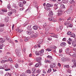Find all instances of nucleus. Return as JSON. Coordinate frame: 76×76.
Returning a JSON list of instances; mask_svg holds the SVG:
<instances>
[{"instance_id":"29","label":"nucleus","mask_w":76,"mask_h":76,"mask_svg":"<svg viewBox=\"0 0 76 76\" xmlns=\"http://www.w3.org/2000/svg\"><path fill=\"white\" fill-rule=\"evenodd\" d=\"M75 36H76V35H75V34L74 33H71L70 35V37H73V38H75Z\"/></svg>"},{"instance_id":"11","label":"nucleus","mask_w":76,"mask_h":76,"mask_svg":"<svg viewBox=\"0 0 76 76\" xmlns=\"http://www.w3.org/2000/svg\"><path fill=\"white\" fill-rule=\"evenodd\" d=\"M0 43H3L6 41L5 39H3V38H0Z\"/></svg>"},{"instance_id":"64","label":"nucleus","mask_w":76,"mask_h":76,"mask_svg":"<svg viewBox=\"0 0 76 76\" xmlns=\"http://www.w3.org/2000/svg\"><path fill=\"white\" fill-rule=\"evenodd\" d=\"M20 76H25V75L23 73L21 75H20Z\"/></svg>"},{"instance_id":"19","label":"nucleus","mask_w":76,"mask_h":76,"mask_svg":"<svg viewBox=\"0 0 76 76\" xmlns=\"http://www.w3.org/2000/svg\"><path fill=\"white\" fill-rule=\"evenodd\" d=\"M3 46H4V44L3 43H0V49H3Z\"/></svg>"},{"instance_id":"52","label":"nucleus","mask_w":76,"mask_h":76,"mask_svg":"<svg viewBox=\"0 0 76 76\" xmlns=\"http://www.w3.org/2000/svg\"><path fill=\"white\" fill-rule=\"evenodd\" d=\"M3 31V28H0V32H1Z\"/></svg>"},{"instance_id":"23","label":"nucleus","mask_w":76,"mask_h":76,"mask_svg":"<svg viewBox=\"0 0 76 76\" xmlns=\"http://www.w3.org/2000/svg\"><path fill=\"white\" fill-rule=\"evenodd\" d=\"M69 23H70V22H69L67 21H66L65 22H64V25L65 26H67V25H69Z\"/></svg>"},{"instance_id":"49","label":"nucleus","mask_w":76,"mask_h":76,"mask_svg":"<svg viewBox=\"0 0 76 76\" xmlns=\"http://www.w3.org/2000/svg\"><path fill=\"white\" fill-rule=\"evenodd\" d=\"M37 73H40L41 72V70L39 69H37L36 70Z\"/></svg>"},{"instance_id":"43","label":"nucleus","mask_w":76,"mask_h":76,"mask_svg":"<svg viewBox=\"0 0 76 76\" xmlns=\"http://www.w3.org/2000/svg\"><path fill=\"white\" fill-rule=\"evenodd\" d=\"M60 7L62 9H64V8H65V6H64L63 4L61 5Z\"/></svg>"},{"instance_id":"50","label":"nucleus","mask_w":76,"mask_h":76,"mask_svg":"<svg viewBox=\"0 0 76 76\" xmlns=\"http://www.w3.org/2000/svg\"><path fill=\"white\" fill-rule=\"evenodd\" d=\"M2 12H7V10L6 9H2Z\"/></svg>"},{"instance_id":"32","label":"nucleus","mask_w":76,"mask_h":76,"mask_svg":"<svg viewBox=\"0 0 76 76\" xmlns=\"http://www.w3.org/2000/svg\"><path fill=\"white\" fill-rule=\"evenodd\" d=\"M63 10L61 9H59L58 11V13H63Z\"/></svg>"},{"instance_id":"59","label":"nucleus","mask_w":76,"mask_h":76,"mask_svg":"<svg viewBox=\"0 0 76 76\" xmlns=\"http://www.w3.org/2000/svg\"><path fill=\"white\" fill-rule=\"evenodd\" d=\"M7 58H8V56H6L5 57H4V59H7Z\"/></svg>"},{"instance_id":"53","label":"nucleus","mask_w":76,"mask_h":76,"mask_svg":"<svg viewBox=\"0 0 76 76\" xmlns=\"http://www.w3.org/2000/svg\"><path fill=\"white\" fill-rule=\"evenodd\" d=\"M58 16H61V15H62V13L58 12Z\"/></svg>"},{"instance_id":"63","label":"nucleus","mask_w":76,"mask_h":76,"mask_svg":"<svg viewBox=\"0 0 76 76\" xmlns=\"http://www.w3.org/2000/svg\"><path fill=\"white\" fill-rule=\"evenodd\" d=\"M57 47L55 46H53V49H56L57 48Z\"/></svg>"},{"instance_id":"7","label":"nucleus","mask_w":76,"mask_h":76,"mask_svg":"<svg viewBox=\"0 0 76 76\" xmlns=\"http://www.w3.org/2000/svg\"><path fill=\"white\" fill-rule=\"evenodd\" d=\"M56 63H53L50 64V68H54V67H56Z\"/></svg>"},{"instance_id":"21","label":"nucleus","mask_w":76,"mask_h":76,"mask_svg":"<svg viewBox=\"0 0 76 76\" xmlns=\"http://www.w3.org/2000/svg\"><path fill=\"white\" fill-rule=\"evenodd\" d=\"M48 20H49V21H52V20H54V17H52L51 18H48Z\"/></svg>"},{"instance_id":"12","label":"nucleus","mask_w":76,"mask_h":76,"mask_svg":"<svg viewBox=\"0 0 76 76\" xmlns=\"http://www.w3.org/2000/svg\"><path fill=\"white\" fill-rule=\"evenodd\" d=\"M60 45L61 47H65L66 46V43L64 42H61L60 44Z\"/></svg>"},{"instance_id":"18","label":"nucleus","mask_w":76,"mask_h":76,"mask_svg":"<svg viewBox=\"0 0 76 76\" xmlns=\"http://www.w3.org/2000/svg\"><path fill=\"white\" fill-rule=\"evenodd\" d=\"M33 28L35 30H37V29H38V26H34L33 27Z\"/></svg>"},{"instance_id":"42","label":"nucleus","mask_w":76,"mask_h":76,"mask_svg":"<svg viewBox=\"0 0 76 76\" xmlns=\"http://www.w3.org/2000/svg\"><path fill=\"white\" fill-rule=\"evenodd\" d=\"M64 67L65 68H67V69H68V68H69V65H64Z\"/></svg>"},{"instance_id":"51","label":"nucleus","mask_w":76,"mask_h":76,"mask_svg":"<svg viewBox=\"0 0 76 76\" xmlns=\"http://www.w3.org/2000/svg\"><path fill=\"white\" fill-rule=\"evenodd\" d=\"M3 26H4V24H0V27H3Z\"/></svg>"},{"instance_id":"22","label":"nucleus","mask_w":76,"mask_h":76,"mask_svg":"<svg viewBox=\"0 0 76 76\" xmlns=\"http://www.w3.org/2000/svg\"><path fill=\"white\" fill-rule=\"evenodd\" d=\"M45 63H49L50 64H51V62L50 61L48 60V59L45 60Z\"/></svg>"},{"instance_id":"1","label":"nucleus","mask_w":76,"mask_h":76,"mask_svg":"<svg viewBox=\"0 0 76 76\" xmlns=\"http://www.w3.org/2000/svg\"><path fill=\"white\" fill-rule=\"evenodd\" d=\"M46 6L47 7H44V9L47 10V11H48V10H50V8L49 7H53V4H47L46 5Z\"/></svg>"},{"instance_id":"26","label":"nucleus","mask_w":76,"mask_h":76,"mask_svg":"<svg viewBox=\"0 0 76 76\" xmlns=\"http://www.w3.org/2000/svg\"><path fill=\"white\" fill-rule=\"evenodd\" d=\"M72 45L73 47H76V42H73L72 43Z\"/></svg>"},{"instance_id":"38","label":"nucleus","mask_w":76,"mask_h":76,"mask_svg":"<svg viewBox=\"0 0 76 76\" xmlns=\"http://www.w3.org/2000/svg\"><path fill=\"white\" fill-rule=\"evenodd\" d=\"M63 3H67L68 2L67 1V0H64L63 1Z\"/></svg>"},{"instance_id":"2","label":"nucleus","mask_w":76,"mask_h":76,"mask_svg":"<svg viewBox=\"0 0 76 76\" xmlns=\"http://www.w3.org/2000/svg\"><path fill=\"white\" fill-rule=\"evenodd\" d=\"M38 32H36L34 33V34H32L31 35V37L32 38H36L38 37Z\"/></svg>"},{"instance_id":"4","label":"nucleus","mask_w":76,"mask_h":76,"mask_svg":"<svg viewBox=\"0 0 76 76\" xmlns=\"http://www.w3.org/2000/svg\"><path fill=\"white\" fill-rule=\"evenodd\" d=\"M15 52L18 56V57H20V56H21V53H20L18 49H16Z\"/></svg>"},{"instance_id":"25","label":"nucleus","mask_w":76,"mask_h":76,"mask_svg":"<svg viewBox=\"0 0 76 76\" xmlns=\"http://www.w3.org/2000/svg\"><path fill=\"white\" fill-rule=\"evenodd\" d=\"M26 33L27 35H31L32 34V32L30 31H27Z\"/></svg>"},{"instance_id":"9","label":"nucleus","mask_w":76,"mask_h":76,"mask_svg":"<svg viewBox=\"0 0 76 76\" xmlns=\"http://www.w3.org/2000/svg\"><path fill=\"white\" fill-rule=\"evenodd\" d=\"M44 49H42L40 51H39V53H40V56H43L44 55Z\"/></svg>"},{"instance_id":"30","label":"nucleus","mask_w":76,"mask_h":76,"mask_svg":"<svg viewBox=\"0 0 76 76\" xmlns=\"http://www.w3.org/2000/svg\"><path fill=\"white\" fill-rule=\"evenodd\" d=\"M69 3L70 4H74L75 3V2L73 0H70L69 1Z\"/></svg>"},{"instance_id":"17","label":"nucleus","mask_w":76,"mask_h":76,"mask_svg":"<svg viewBox=\"0 0 76 76\" xmlns=\"http://www.w3.org/2000/svg\"><path fill=\"white\" fill-rule=\"evenodd\" d=\"M16 31H18V33H20V32H22L23 31V30H19V28H17L16 29Z\"/></svg>"},{"instance_id":"13","label":"nucleus","mask_w":76,"mask_h":76,"mask_svg":"<svg viewBox=\"0 0 76 76\" xmlns=\"http://www.w3.org/2000/svg\"><path fill=\"white\" fill-rule=\"evenodd\" d=\"M51 34L52 35L50 36V37H53V38H57V35L53 33H51Z\"/></svg>"},{"instance_id":"57","label":"nucleus","mask_w":76,"mask_h":76,"mask_svg":"<svg viewBox=\"0 0 76 76\" xmlns=\"http://www.w3.org/2000/svg\"><path fill=\"white\" fill-rule=\"evenodd\" d=\"M12 12L14 13H16V10H13L12 11Z\"/></svg>"},{"instance_id":"56","label":"nucleus","mask_w":76,"mask_h":76,"mask_svg":"<svg viewBox=\"0 0 76 76\" xmlns=\"http://www.w3.org/2000/svg\"><path fill=\"white\" fill-rule=\"evenodd\" d=\"M47 57L48 58L50 59L51 58H52V56H50V55H48V56H47Z\"/></svg>"},{"instance_id":"16","label":"nucleus","mask_w":76,"mask_h":76,"mask_svg":"<svg viewBox=\"0 0 76 76\" xmlns=\"http://www.w3.org/2000/svg\"><path fill=\"white\" fill-rule=\"evenodd\" d=\"M58 4H54V9H55V10H56V9H58Z\"/></svg>"},{"instance_id":"60","label":"nucleus","mask_w":76,"mask_h":76,"mask_svg":"<svg viewBox=\"0 0 76 76\" xmlns=\"http://www.w3.org/2000/svg\"><path fill=\"white\" fill-rule=\"evenodd\" d=\"M28 29L29 31H31L32 30V29L31 27H28Z\"/></svg>"},{"instance_id":"46","label":"nucleus","mask_w":76,"mask_h":76,"mask_svg":"<svg viewBox=\"0 0 76 76\" xmlns=\"http://www.w3.org/2000/svg\"><path fill=\"white\" fill-rule=\"evenodd\" d=\"M63 25H61L60 26L59 28L61 30H62L63 28Z\"/></svg>"},{"instance_id":"54","label":"nucleus","mask_w":76,"mask_h":76,"mask_svg":"<svg viewBox=\"0 0 76 76\" xmlns=\"http://www.w3.org/2000/svg\"><path fill=\"white\" fill-rule=\"evenodd\" d=\"M1 63L2 64L4 63H5V60H2L1 61Z\"/></svg>"},{"instance_id":"33","label":"nucleus","mask_w":76,"mask_h":76,"mask_svg":"<svg viewBox=\"0 0 76 76\" xmlns=\"http://www.w3.org/2000/svg\"><path fill=\"white\" fill-rule=\"evenodd\" d=\"M72 62H73V63H76V60L75 59V58H72Z\"/></svg>"},{"instance_id":"58","label":"nucleus","mask_w":76,"mask_h":76,"mask_svg":"<svg viewBox=\"0 0 76 76\" xmlns=\"http://www.w3.org/2000/svg\"><path fill=\"white\" fill-rule=\"evenodd\" d=\"M38 60H39V61H41V60H42V58H41L40 57H39V58H38Z\"/></svg>"},{"instance_id":"35","label":"nucleus","mask_w":76,"mask_h":76,"mask_svg":"<svg viewBox=\"0 0 76 76\" xmlns=\"http://www.w3.org/2000/svg\"><path fill=\"white\" fill-rule=\"evenodd\" d=\"M39 63L36 64L35 65V67H39Z\"/></svg>"},{"instance_id":"45","label":"nucleus","mask_w":76,"mask_h":76,"mask_svg":"<svg viewBox=\"0 0 76 76\" xmlns=\"http://www.w3.org/2000/svg\"><path fill=\"white\" fill-rule=\"evenodd\" d=\"M19 6L20 7H22V6H23L22 3L20 2L19 3Z\"/></svg>"},{"instance_id":"3","label":"nucleus","mask_w":76,"mask_h":76,"mask_svg":"<svg viewBox=\"0 0 76 76\" xmlns=\"http://www.w3.org/2000/svg\"><path fill=\"white\" fill-rule=\"evenodd\" d=\"M66 53L67 54H71L69 55L71 56H73V53H71V50H69V48H67L66 49Z\"/></svg>"},{"instance_id":"37","label":"nucleus","mask_w":76,"mask_h":76,"mask_svg":"<svg viewBox=\"0 0 76 76\" xmlns=\"http://www.w3.org/2000/svg\"><path fill=\"white\" fill-rule=\"evenodd\" d=\"M7 7L9 10H10V9H11V7H10V4H8L7 5Z\"/></svg>"},{"instance_id":"41","label":"nucleus","mask_w":76,"mask_h":76,"mask_svg":"<svg viewBox=\"0 0 76 76\" xmlns=\"http://www.w3.org/2000/svg\"><path fill=\"white\" fill-rule=\"evenodd\" d=\"M67 34L68 35H71V34H72V32L71 31H68L67 33Z\"/></svg>"},{"instance_id":"47","label":"nucleus","mask_w":76,"mask_h":76,"mask_svg":"<svg viewBox=\"0 0 76 76\" xmlns=\"http://www.w3.org/2000/svg\"><path fill=\"white\" fill-rule=\"evenodd\" d=\"M27 73H31V71L30 69H28L27 71Z\"/></svg>"},{"instance_id":"20","label":"nucleus","mask_w":76,"mask_h":76,"mask_svg":"<svg viewBox=\"0 0 76 76\" xmlns=\"http://www.w3.org/2000/svg\"><path fill=\"white\" fill-rule=\"evenodd\" d=\"M42 41H43L42 39H40L38 41V44H41L42 42Z\"/></svg>"},{"instance_id":"48","label":"nucleus","mask_w":76,"mask_h":76,"mask_svg":"<svg viewBox=\"0 0 76 76\" xmlns=\"http://www.w3.org/2000/svg\"><path fill=\"white\" fill-rule=\"evenodd\" d=\"M15 67L16 68H18L19 67V66L18 65V64H16L15 65Z\"/></svg>"},{"instance_id":"61","label":"nucleus","mask_w":76,"mask_h":76,"mask_svg":"<svg viewBox=\"0 0 76 76\" xmlns=\"http://www.w3.org/2000/svg\"><path fill=\"white\" fill-rule=\"evenodd\" d=\"M48 40H49V41H51L52 40V38H48Z\"/></svg>"},{"instance_id":"34","label":"nucleus","mask_w":76,"mask_h":76,"mask_svg":"<svg viewBox=\"0 0 76 76\" xmlns=\"http://www.w3.org/2000/svg\"><path fill=\"white\" fill-rule=\"evenodd\" d=\"M51 72V68H49V69H48V71L47 72V73H50Z\"/></svg>"},{"instance_id":"62","label":"nucleus","mask_w":76,"mask_h":76,"mask_svg":"<svg viewBox=\"0 0 76 76\" xmlns=\"http://www.w3.org/2000/svg\"><path fill=\"white\" fill-rule=\"evenodd\" d=\"M69 41H70V42H72V39L70 38H69Z\"/></svg>"},{"instance_id":"5","label":"nucleus","mask_w":76,"mask_h":76,"mask_svg":"<svg viewBox=\"0 0 76 76\" xmlns=\"http://www.w3.org/2000/svg\"><path fill=\"white\" fill-rule=\"evenodd\" d=\"M4 69H5V71H8V70H10V69L8 68V66L5 65L4 66Z\"/></svg>"},{"instance_id":"44","label":"nucleus","mask_w":76,"mask_h":76,"mask_svg":"<svg viewBox=\"0 0 76 76\" xmlns=\"http://www.w3.org/2000/svg\"><path fill=\"white\" fill-rule=\"evenodd\" d=\"M52 50L51 49L48 48L47 49H46V51H51Z\"/></svg>"},{"instance_id":"24","label":"nucleus","mask_w":76,"mask_h":76,"mask_svg":"<svg viewBox=\"0 0 76 76\" xmlns=\"http://www.w3.org/2000/svg\"><path fill=\"white\" fill-rule=\"evenodd\" d=\"M67 60V59L65 58H61V61L63 62H64Z\"/></svg>"},{"instance_id":"10","label":"nucleus","mask_w":76,"mask_h":76,"mask_svg":"<svg viewBox=\"0 0 76 76\" xmlns=\"http://www.w3.org/2000/svg\"><path fill=\"white\" fill-rule=\"evenodd\" d=\"M53 15V11L52 10H49V13L48 15L49 16H51L52 15Z\"/></svg>"},{"instance_id":"27","label":"nucleus","mask_w":76,"mask_h":76,"mask_svg":"<svg viewBox=\"0 0 76 76\" xmlns=\"http://www.w3.org/2000/svg\"><path fill=\"white\" fill-rule=\"evenodd\" d=\"M8 60H9V61H10V62L12 63L13 62V60H12V58L11 57L9 58H8Z\"/></svg>"},{"instance_id":"28","label":"nucleus","mask_w":76,"mask_h":76,"mask_svg":"<svg viewBox=\"0 0 76 76\" xmlns=\"http://www.w3.org/2000/svg\"><path fill=\"white\" fill-rule=\"evenodd\" d=\"M13 14V12L12 11H10L8 12L7 13L8 15V16H11V15H12Z\"/></svg>"},{"instance_id":"14","label":"nucleus","mask_w":76,"mask_h":76,"mask_svg":"<svg viewBox=\"0 0 76 76\" xmlns=\"http://www.w3.org/2000/svg\"><path fill=\"white\" fill-rule=\"evenodd\" d=\"M13 6L15 8V9H18V5L15 4H13Z\"/></svg>"},{"instance_id":"40","label":"nucleus","mask_w":76,"mask_h":76,"mask_svg":"<svg viewBox=\"0 0 76 76\" xmlns=\"http://www.w3.org/2000/svg\"><path fill=\"white\" fill-rule=\"evenodd\" d=\"M68 26L70 28H72V27H73V25H72V24H70V22H69V23Z\"/></svg>"},{"instance_id":"55","label":"nucleus","mask_w":76,"mask_h":76,"mask_svg":"<svg viewBox=\"0 0 76 76\" xmlns=\"http://www.w3.org/2000/svg\"><path fill=\"white\" fill-rule=\"evenodd\" d=\"M66 40H67V39L66 38H64L62 39L63 41H66Z\"/></svg>"},{"instance_id":"36","label":"nucleus","mask_w":76,"mask_h":76,"mask_svg":"<svg viewBox=\"0 0 76 76\" xmlns=\"http://www.w3.org/2000/svg\"><path fill=\"white\" fill-rule=\"evenodd\" d=\"M76 66V63H73V65L72 66V67H75Z\"/></svg>"},{"instance_id":"6","label":"nucleus","mask_w":76,"mask_h":76,"mask_svg":"<svg viewBox=\"0 0 76 76\" xmlns=\"http://www.w3.org/2000/svg\"><path fill=\"white\" fill-rule=\"evenodd\" d=\"M43 27L45 28H48V29H50V26L49 25H47V23H44L43 25Z\"/></svg>"},{"instance_id":"39","label":"nucleus","mask_w":76,"mask_h":76,"mask_svg":"<svg viewBox=\"0 0 76 76\" xmlns=\"http://www.w3.org/2000/svg\"><path fill=\"white\" fill-rule=\"evenodd\" d=\"M32 71L33 72H35L36 70V68L35 67H33L31 69Z\"/></svg>"},{"instance_id":"31","label":"nucleus","mask_w":76,"mask_h":76,"mask_svg":"<svg viewBox=\"0 0 76 76\" xmlns=\"http://www.w3.org/2000/svg\"><path fill=\"white\" fill-rule=\"evenodd\" d=\"M35 54L36 56H39V55H40L39 51H36L35 52Z\"/></svg>"},{"instance_id":"15","label":"nucleus","mask_w":76,"mask_h":76,"mask_svg":"<svg viewBox=\"0 0 76 76\" xmlns=\"http://www.w3.org/2000/svg\"><path fill=\"white\" fill-rule=\"evenodd\" d=\"M34 4L35 7L38 9V4L37 3V2L34 1Z\"/></svg>"},{"instance_id":"8","label":"nucleus","mask_w":76,"mask_h":76,"mask_svg":"<svg viewBox=\"0 0 76 76\" xmlns=\"http://www.w3.org/2000/svg\"><path fill=\"white\" fill-rule=\"evenodd\" d=\"M72 12V8H70L66 11V13L68 14H70V13H71Z\"/></svg>"}]
</instances>
